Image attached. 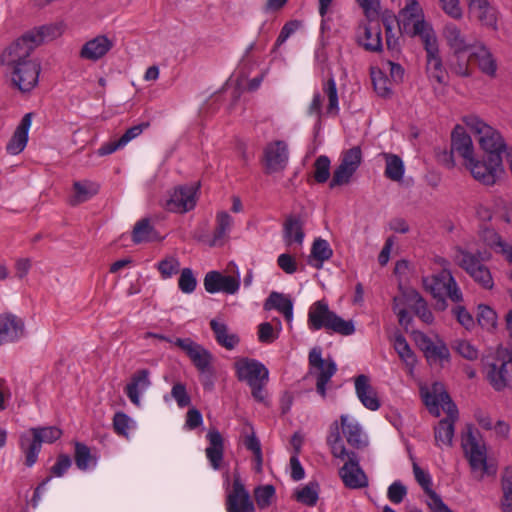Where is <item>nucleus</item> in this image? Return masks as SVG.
<instances>
[{
	"mask_svg": "<svg viewBox=\"0 0 512 512\" xmlns=\"http://www.w3.org/2000/svg\"><path fill=\"white\" fill-rule=\"evenodd\" d=\"M320 485L316 481L309 482L294 493L297 502L308 507H314L319 499Z\"/></svg>",
	"mask_w": 512,
	"mask_h": 512,
	"instance_id": "43",
	"label": "nucleus"
},
{
	"mask_svg": "<svg viewBox=\"0 0 512 512\" xmlns=\"http://www.w3.org/2000/svg\"><path fill=\"white\" fill-rule=\"evenodd\" d=\"M463 122L478 135V141L481 149L486 153V157L496 154L502 157L511 147H508L499 131L483 122L475 115H469L463 118Z\"/></svg>",
	"mask_w": 512,
	"mask_h": 512,
	"instance_id": "3",
	"label": "nucleus"
},
{
	"mask_svg": "<svg viewBox=\"0 0 512 512\" xmlns=\"http://www.w3.org/2000/svg\"><path fill=\"white\" fill-rule=\"evenodd\" d=\"M324 92L328 97L327 112L331 114H337L339 111L338 107V94L336 82L333 77L329 78L324 85Z\"/></svg>",
	"mask_w": 512,
	"mask_h": 512,
	"instance_id": "55",
	"label": "nucleus"
},
{
	"mask_svg": "<svg viewBox=\"0 0 512 512\" xmlns=\"http://www.w3.org/2000/svg\"><path fill=\"white\" fill-rule=\"evenodd\" d=\"M114 47V41L106 35H98L87 41L81 48L79 56L82 59L98 61Z\"/></svg>",
	"mask_w": 512,
	"mask_h": 512,
	"instance_id": "28",
	"label": "nucleus"
},
{
	"mask_svg": "<svg viewBox=\"0 0 512 512\" xmlns=\"http://www.w3.org/2000/svg\"><path fill=\"white\" fill-rule=\"evenodd\" d=\"M443 35L448 46L453 50L454 55L463 54L475 45V42L471 43L467 40L460 28L454 23H447L445 25Z\"/></svg>",
	"mask_w": 512,
	"mask_h": 512,
	"instance_id": "32",
	"label": "nucleus"
},
{
	"mask_svg": "<svg viewBox=\"0 0 512 512\" xmlns=\"http://www.w3.org/2000/svg\"><path fill=\"white\" fill-rule=\"evenodd\" d=\"M502 162V157L494 154L487 157L486 160H478L473 157L464 165L476 181L485 186H493L497 182L499 173L503 171Z\"/></svg>",
	"mask_w": 512,
	"mask_h": 512,
	"instance_id": "6",
	"label": "nucleus"
},
{
	"mask_svg": "<svg viewBox=\"0 0 512 512\" xmlns=\"http://www.w3.org/2000/svg\"><path fill=\"white\" fill-rule=\"evenodd\" d=\"M130 422L131 419L127 414L116 412L113 417V429L118 435L127 436Z\"/></svg>",
	"mask_w": 512,
	"mask_h": 512,
	"instance_id": "60",
	"label": "nucleus"
},
{
	"mask_svg": "<svg viewBox=\"0 0 512 512\" xmlns=\"http://www.w3.org/2000/svg\"><path fill=\"white\" fill-rule=\"evenodd\" d=\"M374 90L381 97H388L391 94L390 80L380 70L371 73Z\"/></svg>",
	"mask_w": 512,
	"mask_h": 512,
	"instance_id": "54",
	"label": "nucleus"
},
{
	"mask_svg": "<svg viewBox=\"0 0 512 512\" xmlns=\"http://www.w3.org/2000/svg\"><path fill=\"white\" fill-rule=\"evenodd\" d=\"M422 281L426 291L430 292L434 298L446 295L455 303L463 300V294L448 268H444L432 276L424 277Z\"/></svg>",
	"mask_w": 512,
	"mask_h": 512,
	"instance_id": "5",
	"label": "nucleus"
},
{
	"mask_svg": "<svg viewBox=\"0 0 512 512\" xmlns=\"http://www.w3.org/2000/svg\"><path fill=\"white\" fill-rule=\"evenodd\" d=\"M275 487L271 484L260 485L254 489V498L260 509L269 507L275 497Z\"/></svg>",
	"mask_w": 512,
	"mask_h": 512,
	"instance_id": "50",
	"label": "nucleus"
},
{
	"mask_svg": "<svg viewBox=\"0 0 512 512\" xmlns=\"http://www.w3.org/2000/svg\"><path fill=\"white\" fill-rule=\"evenodd\" d=\"M471 50L469 55L471 62L477 63L483 73L489 76H495L497 63L489 49L483 43L475 42Z\"/></svg>",
	"mask_w": 512,
	"mask_h": 512,
	"instance_id": "30",
	"label": "nucleus"
},
{
	"mask_svg": "<svg viewBox=\"0 0 512 512\" xmlns=\"http://www.w3.org/2000/svg\"><path fill=\"white\" fill-rule=\"evenodd\" d=\"M171 395L180 408L190 405L191 398L187 393L186 386L183 383H175L171 389Z\"/></svg>",
	"mask_w": 512,
	"mask_h": 512,
	"instance_id": "59",
	"label": "nucleus"
},
{
	"mask_svg": "<svg viewBox=\"0 0 512 512\" xmlns=\"http://www.w3.org/2000/svg\"><path fill=\"white\" fill-rule=\"evenodd\" d=\"M452 348L467 360L473 361L478 358V350L466 340H455Z\"/></svg>",
	"mask_w": 512,
	"mask_h": 512,
	"instance_id": "58",
	"label": "nucleus"
},
{
	"mask_svg": "<svg viewBox=\"0 0 512 512\" xmlns=\"http://www.w3.org/2000/svg\"><path fill=\"white\" fill-rule=\"evenodd\" d=\"M454 436V423L451 419H442L434 429V438L437 446H451Z\"/></svg>",
	"mask_w": 512,
	"mask_h": 512,
	"instance_id": "47",
	"label": "nucleus"
},
{
	"mask_svg": "<svg viewBox=\"0 0 512 512\" xmlns=\"http://www.w3.org/2000/svg\"><path fill=\"white\" fill-rule=\"evenodd\" d=\"M327 444L331 448V453L334 457L339 458L341 460H345L347 454L350 453L343 443L341 434H340V425L337 421H334L329 428V435L327 436Z\"/></svg>",
	"mask_w": 512,
	"mask_h": 512,
	"instance_id": "40",
	"label": "nucleus"
},
{
	"mask_svg": "<svg viewBox=\"0 0 512 512\" xmlns=\"http://www.w3.org/2000/svg\"><path fill=\"white\" fill-rule=\"evenodd\" d=\"M331 161L328 156L321 155L314 162V180L323 184L330 178Z\"/></svg>",
	"mask_w": 512,
	"mask_h": 512,
	"instance_id": "52",
	"label": "nucleus"
},
{
	"mask_svg": "<svg viewBox=\"0 0 512 512\" xmlns=\"http://www.w3.org/2000/svg\"><path fill=\"white\" fill-rule=\"evenodd\" d=\"M451 149L452 152L458 153L465 162L474 157L472 139L461 125H456L451 133Z\"/></svg>",
	"mask_w": 512,
	"mask_h": 512,
	"instance_id": "31",
	"label": "nucleus"
},
{
	"mask_svg": "<svg viewBox=\"0 0 512 512\" xmlns=\"http://www.w3.org/2000/svg\"><path fill=\"white\" fill-rule=\"evenodd\" d=\"M354 383L356 395L362 405L371 411L378 410L381 407V401L376 389L370 383V378L360 374L355 378Z\"/></svg>",
	"mask_w": 512,
	"mask_h": 512,
	"instance_id": "26",
	"label": "nucleus"
},
{
	"mask_svg": "<svg viewBox=\"0 0 512 512\" xmlns=\"http://www.w3.org/2000/svg\"><path fill=\"white\" fill-rule=\"evenodd\" d=\"M240 287L239 276L223 275L219 271H209L204 277V288L208 293L222 292L235 294Z\"/></svg>",
	"mask_w": 512,
	"mask_h": 512,
	"instance_id": "22",
	"label": "nucleus"
},
{
	"mask_svg": "<svg viewBox=\"0 0 512 512\" xmlns=\"http://www.w3.org/2000/svg\"><path fill=\"white\" fill-rule=\"evenodd\" d=\"M174 344L186 353L196 369L202 374H212V353L190 338H177Z\"/></svg>",
	"mask_w": 512,
	"mask_h": 512,
	"instance_id": "10",
	"label": "nucleus"
},
{
	"mask_svg": "<svg viewBox=\"0 0 512 512\" xmlns=\"http://www.w3.org/2000/svg\"><path fill=\"white\" fill-rule=\"evenodd\" d=\"M33 113H27L21 119L19 125L9 140L6 151L10 155L21 153L27 145L28 132L31 126Z\"/></svg>",
	"mask_w": 512,
	"mask_h": 512,
	"instance_id": "29",
	"label": "nucleus"
},
{
	"mask_svg": "<svg viewBox=\"0 0 512 512\" xmlns=\"http://www.w3.org/2000/svg\"><path fill=\"white\" fill-rule=\"evenodd\" d=\"M227 512H256L254 503L240 476L234 475L232 490L226 497Z\"/></svg>",
	"mask_w": 512,
	"mask_h": 512,
	"instance_id": "17",
	"label": "nucleus"
},
{
	"mask_svg": "<svg viewBox=\"0 0 512 512\" xmlns=\"http://www.w3.org/2000/svg\"><path fill=\"white\" fill-rule=\"evenodd\" d=\"M340 422L343 435L349 445L356 449L366 446V441L362 437L361 427L357 422L349 421V417L347 415H341Z\"/></svg>",
	"mask_w": 512,
	"mask_h": 512,
	"instance_id": "37",
	"label": "nucleus"
},
{
	"mask_svg": "<svg viewBox=\"0 0 512 512\" xmlns=\"http://www.w3.org/2000/svg\"><path fill=\"white\" fill-rule=\"evenodd\" d=\"M62 33L63 26L62 24L57 23L43 25L27 32V34L31 35L32 37L31 42H34L36 46H39L44 42L54 40L55 38L61 36Z\"/></svg>",
	"mask_w": 512,
	"mask_h": 512,
	"instance_id": "38",
	"label": "nucleus"
},
{
	"mask_svg": "<svg viewBox=\"0 0 512 512\" xmlns=\"http://www.w3.org/2000/svg\"><path fill=\"white\" fill-rule=\"evenodd\" d=\"M310 374L316 376V390L322 396H326V385L337 371L336 363L331 359H323L319 347L310 350L308 356Z\"/></svg>",
	"mask_w": 512,
	"mask_h": 512,
	"instance_id": "7",
	"label": "nucleus"
},
{
	"mask_svg": "<svg viewBox=\"0 0 512 512\" xmlns=\"http://www.w3.org/2000/svg\"><path fill=\"white\" fill-rule=\"evenodd\" d=\"M424 402L429 411L436 416H439L438 408L441 406L447 413L445 419H451L453 423L458 419V409L442 383L435 382L432 385L431 391L426 392L424 395Z\"/></svg>",
	"mask_w": 512,
	"mask_h": 512,
	"instance_id": "9",
	"label": "nucleus"
},
{
	"mask_svg": "<svg viewBox=\"0 0 512 512\" xmlns=\"http://www.w3.org/2000/svg\"><path fill=\"white\" fill-rule=\"evenodd\" d=\"M406 494V487L400 481H395L389 486L387 497L392 503L399 504L403 501Z\"/></svg>",
	"mask_w": 512,
	"mask_h": 512,
	"instance_id": "64",
	"label": "nucleus"
},
{
	"mask_svg": "<svg viewBox=\"0 0 512 512\" xmlns=\"http://www.w3.org/2000/svg\"><path fill=\"white\" fill-rule=\"evenodd\" d=\"M197 280L194 276L192 269L183 268L180 273V277L178 280L179 289L186 294H190L194 292L196 289Z\"/></svg>",
	"mask_w": 512,
	"mask_h": 512,
	"instance_id": "56",
	"label": "nucleus"
},
{
	"mask_svg": "<svg viewBox=\"0 0 512 512\" xmlns=\"http://www.w3.org/2000/svg\"><path fill=\"white\" fill-rule=\"evenodd\" d=\"M477 321L482 328L492 330L497 324V314L491 307L481 304L478 306Z\"/></svg>",
	"mask_w": 512,
	"mask_h": 512,
	"instance_id": "51",
	"label": "nucleus"
},
{
	"mask_svg": "<svg viewBox=\"0 0 512 512\" xmlns=\"http://www.w3.org/2000/svg\"><path fill=\"white\" fill-rule=\"evenodd\" d=\"M470 13L477 18L482 25L496 29L497 14L487 0H467Z\"/></svg>",
	"mask_w": 512,
	"mask_h": 512,
	"instance_id": "34",
	"label": "nucleus"
},
{
	"mask_svg": "<svg viewBox=\"0 0 512 512\" xmlns=\"http://www.w3.org/2000/svg\"><path fill=\"white\" fill-rule=\"evenodd\" d=\"M209 324L215 340L220 346L227 350H233L239 344V336L235 333H229V328L224 322L212 319Z\"/></svg>",
	"mask_w": 512,
	"mask_h": 512,
	"instance_id": "35",
	"label": "nucleus"
},
{
	"mask_svg": "<svg viewBox=\"0 0 512 512\" xmlns=\"http://www.w3.org/2000/svg\"><path fill=\"white\" fill-rule=\"evenodd\" d=\"M332 255L333 250L331 249L329 243L325 239L317 238L314 240L311 248V258L316 263H312L310 260V264L319 269L322 267L323 262L329 260Z\"/></svg>",
	"mask_w": 512,
	"mask_h": 512,
	"instance_id": "45",
	"label": "nucleus"
},
{
	"mask_svg": "<svg viewBox=\"0 0 512 512\" xmlns=\"http://www.w3.org/2000/svg\"><path fill=\"white\" fill-rule=\"evenodd\" d=\"M458 264L484 289H492L494 286L490 270L482 264L479 258L467 251L459 250Z\"/></svg>",
	"mask_w": 512,
	"mask_h": 512,
	"instance_id": "12",
	"label": "nucleus"
},
{
	"mask_svg": "<svg viewBox=\"0 0 512 512\" xmlns=\"http://www.w3.org/2000/svg\"><path fill=\"white\" fill-rule=\"evenodd\" d=\"M307 323L312 331L325 329L343 336H349L355 332L353 321L342 319L329 309L324 300H318L311 305Z\"/></svg>",
	"mask_w": 512,
	"mask_h": 512,
	"instance_id": "2",
	"label": "nucleus"
},
{
	"mask_svg": "<svg viewBox=\"0 0 512 512\" xmlns=\"http://www.w3.org/2000/svg\"><path fill=\"white\" fill-rule=\"evenodd\" d=\"M234 368L238 380L245 381L248 385H253V383L268 380L269 378L268 369L256 359L240 358L235 362Z\"/></svg>",
	"mask_w": 512,
	"mask_h": 512,
	"instance_id": "18",
	"label": "nucleus"
},
{
	"mask_svg": "<svg viewBox=\"0 0 512 512\" xmlns=\"http://www.w3.org/2000/svg\"><path fill=\"white\" fill-rule=\"evenodd\" d=\"M362 163V151L354 146L342 153L340 164L335 168L329 183L331 189L350 183L354 173Z\"/></svg>",
	"mask_w": 512,
	"mask_h": 512,
	"instance_id": "8",
	"label": "nucleus"
},
{
	"mask_svg": "<svg viewBox=\"0 0 512 512\" xmlns=\"http://www.w3.org/2000/svg\"><path fill=\"white\" fill-rule=\"evenodd\" d=\"M151 372L149 369L143 368L136 370L130 377L124 391L129 400L136 406L140 405L141 394L151 386Z\"/></svg>",
	"mask_w": 512,
	"mask_h": 512,
	"instance_id": "27",
	"label": "nucleus"
},
{
	"mask_svg": "<svg viewBox=\"0 0 512 512\" xmlns=\"http://www.w3.org/2000/svg\"><path fill=\"white\" fill-rule=\"evenodd\" d=\"M284 238L287 245H291L293 242L299 245L302 244L304 239V231L302 222L298 217H287L284 223Z\"/></svg>",
	"mask_w": 512,
	"mask_h": 512,
	"instance_id": "42",
	"label": "nucleus"
},
{
	"mask_svg": "<svg viewBox=\"0 0 512 512\" xmlns=\"http://www.w3.org/2000/svg\"><path fill=\"white\" fill-rule=\"evenodd\" d=\"M416 342L429 364L440 362L441 366H443V362H449L450 352L443 341L439 340L435 343L424 333H419L416 337Z\"/></svg>",
	"mask_w": 512,
	"mask_h": 512,
	"instance_id": "24",
	"label": "nucleus"
},
{
	"mask_svg": "<svg viewBox=\"0 0 512 512\" xmlns=\"http://www.w3.org/2000/svg\"><path fill=\"white\" fill-rule=\"evenodd\" d=\"M301 25L302 22L299 20H290L286 22L278 35L275 46H281L294 32H296L301 27Z\"/></svg>",
	"mask_w": 512,
	"mask_h": 512,
	"instance_id": "61",
	"label": "nucleus"
},
{
	"mask_svg": "<svg viewBox=\"0 0 512 512\" xmlns=\"http://www.w3.org/2000/svg\"><path fill=\"white\" fill-rule=\"evenodd\" d=\"M24 332L25 325L20 317L12 313L0 314V345L17 341Z\"/></svg>",
	"mask_w": 512,
	"mask_h": 512,
	"instance_id": "25",
	"label": "nucleus"
},
{
	"mask_svg": "<svg viewBox=\"0 0 512 512\" xmlns=\"http://www.w3.org/2000/svg\"><path fill=\"white\" fill-rule=\"evenodd\" d=\"M209 441V446L206 448L205 453L211 466L218 470L221 467L224 454V439L221 433L216 429H210L206 436Z\"/></svg>",
	"mask_w": 512,
	"mask_h": 512,
	"instance_id": "33",
	"label": "nucleus"
},
{
	"mask_svg": "<svg viewBox=\"0 0 512 512\" xmlns=\"http://www.w3.org/2000/svg\"><path fill=\"white\" fill-rule=\"evenodd\" d=\"M405 20L403 22V29L412 24V29L409 32L410 36H419L426 52V69L429 77L436 80L439 84L445 82V70L443 68L442 58L440 56L439 45L437 36L432 26L429 25L422 15V9L416 0L408 3L403 10Z\"/></svg>",
	"mask_w": 512,
	"mask_h": 512,
	"instance_id": "1",
	"label": "nucleus"
},
{
	"mask_svg": "<svg viewBox=\"0 0 512 512\" xmlns=\"http://www.w3.org/2000/svg\"><path fill=\"white\" fill-rule=\"evenodd\" d=\"M356 2L363 10L367 20L370 22L378 20L381 10L380 0H356Z\"/></svg>",
	"mask_w": 512,
	"mask_h": 512,
	"instance_id": "57",
	"label": "nucleus"
},
{
	"mask_svg": "<svg viewBox=\"0 0 512 512\" xmlns=\"http://www.w3.org/2000/svg\"><path fill=\"white\" fill-rule=\"evenodd\" d=\"M339 475L346 487L357 489L367 486V477L359 466V459L354 451L347 454Z\"/></svg>",
	"mask_w": 512,
	"mask_h": 512,
	"instance_id": "21",
	"label": "nucleus"
},
{
	"mask_svg": "<svg viewBox=\"0 0 512 512\" xmlns=\"http://www.w3.org/2000/svg\"><path fill=\"white\" fill-rule=\"evenodd\" d=\"M455 61L450 64V69L453 73H455L458 76L462 77H468L471 75L470 69H469V62L471 60L469 57L467 59L462 58V54L454 55Z\"/></svg>",
	"mask_w": 512,
	"mask_h": 512,
	"instance_id": "62",
	"label": "nucleus"
},
{
	"mask_svg": "<svg viewBox=\"0 0 512 512\" xmlns=\"http://www.w3.org/2000/svg\"><path fill=\"white\" fill-rule=\"evenodd\" d=\"M288 162L287 145L283 141L268 143L264 148L263 165L266 174L280 172Z\"/></svg>",
	"mask_w": 512,
	"mask_h": 512,
	"instance_id": "19",
	"label": "nucleus"
},
{
	"mask_svg": "<svg viewBox=\"0 0 512 512\" xmlns=\"http://www.w3.org/2000/svg\"><path fill=\"white\" fill-rule=\"evenodd\" d=\"M264 309L277 310L283 314L288 322L293 319V302L288 296L282 293L272 292L264 302Z\"/></svg>",
	"mask_w": 512,
	"mask_h": 512,
	"instance_id": "36",
	"label": "nucleus"
},
{
	"mask_svg": "<svg viewBox=\"0 0 512 512\" xmlns=\"http://www.w3.org/2000/svg\"><path fill=\"white\" fill-rule=\"evenodd\" d=\"M157 269L163 279H168L179 272L180 262L173 256H167L158 262Z\"/></svg>",
	"mask_w": 512,
	"mask_h": 512,
	"instance_id": "53",
	"label": "nucleus"
},
{
	"mask_svg": "<svg viewBox=\"0 0 512 512\" xmlns=\"http://www.w3.org/2000/svg\"><path fill=\"white\" fill-rule=\"evenodd\" d=\"M386 167L384 175L392 181H401L404 175V164L402 159L392 153H382Z\"/></svg>",
	"mask_w": 512,
	"mask_h": 512,
	"instance_id": "44",
	"label": "nucleus"
},
{
	"mask_svg": "<svg viewBox=\"0 0 512 512\" xmlns=\"http://www.w3.org/2000/svg\"><path fill=\"white\" fill-rule=\"evenodd\" d=\"M413 472L416 481L423 488L428 496L427 505L433 512H453L434 490H432V480L429 473L425 472L417 463H413Z\"/></svg>",
	"mask_w": 512,
	"mask_h": 512,
	"instance_id": "23",
	"label": "nucleus"
},
{
	"mask_svg": "<svg viewBox=\"0 0 512 512\" xmlns=\"http://www.w3.org/2000/svg\"><path fill=\"white\" fill-rule=\"evenodd\" d=\"M486 378L496 391L512 387V355L507 360L496 359L486 366Z\"/></svg>",
	"mask_w": 512,
	"mask_h": 512,
	"instance_id": "16",
	"label": "nucleus"
},
{
	"mask_svg": "<svg viewBox=\"0 0 512 512\" xmlns=\"http://www.w3.org/2000/svg\"><path fill=\"white\" fill-rule=\"evenodd\" d=\"M198 188V184L176 187L166 200L165 209L175 213H186L192 210L197 202Z\"/></svg>",
	"mask_w": 512,
	"mask_h": 512,
	"instance_id": "14",
	"label": "nucleus"
},
{
	"mask_svg": "<svg viewBox=\"0 0 512 512\" xmlns=\"http://www.w3.org/2000/svg\"><path fill=\"white\" fill-rule=\"evenodd\" d=\"M74 447V460L78 469L85 471L96 466L97 457L86 444L76 441Z\"/></svg>",
	"mask_w": 512,
	"mask_h": 512,
	"instance_id": "41",
	"label": "nucleus"
},
{
	"mask_svg": "<svg viewBox=\"0 0 512 512\" xmlns=\"http://www.w3.org/2000/svg\"><path fill=\"white\" fill-rule=\"evenodd\" d=\"M75 196L72 204L76 205L89 200L99 191V185L91 181H76L73 184Z\"/></svg>",
	"mask_w": 512,
	"mask_h": 512,
	"instance_id": "46",
	"label": "nucleus"
},
{
	"mask_svg": "<svg viewBox=\"0 0 512 512\" xmlns=\"http://www.w3.org/2000/svg\"><path fill=\"white\" fill-rule=\"evenodd\" d=\"M32 438L22 435L20 447L25 454V464L28 467L34 465L41 450L42 443H53L58 440L62 431L56 426L33 427L30 430Z\"/></svg>",
	"mask_w": 512,
	"mask_h": 512,
	"instance_id": "4",
	"label": "nucleus"
},
{
	"mask_svg": "<svg viewBox=\"0 0 512 512\" xmlns=\"http://www.w3.org/2000/svg\"><path fill=\"white\" fill-rule=\"evenodd\" d=\"M356 41L366 51L381 52L383 44L379 22L367 20L366 23H360L356 32Z\"/></svg>",
	"mask_w": 512,
	"mask_h": 512,
	"instance_id": "20",
	"label": "nucleus"
},
{
	"mask_svg": "<svg viewBox=\"0 0 512 512\" xmlns=\"http://www.w3.org/2000/svg\"><path fill=\"white\" fill-rule=\"evenodd\" d=\"M394 348L401 360H403L411 369L414 368L417 362L416 356L402 334H397L395 336Z\"/></svg>",
	"mask_w": 512,
	"mask_h": 512,
	"instance_id": "48",
	"label": "nucleus"
},
{
	"mask_svg": "<svg viewBox=\"0 0 512 512\" xmlns=\"http://www.w3.org/2000/svg\"><path fill=\"white\" fill-rule=\"evenodd\" d=\"M154 233L155 230L151 226L149 219L144 218L135 224L132 231V240L136 244L148 242L154 239Z\"/></svg>",
	"mask_w": 512,
	"mask_h": 512,
	"instance_id": "49",
	"label": "nucleus"
},
{
	"mask_svg": "<svg viewBox=\"0 0 512 512\" xmlns=\"http://www.w3.org/2000/svg\"><path fill=\"white\" fill-rule=\"evenodd\" d=\"M9 69L12 73V82L20 91L30 92L37 85L41 70L37 60H26V62L9 67Z\"/></svg>",
	"mask_w": 512,
	"mask_h": 512,
	"instance_id": "13",
	"label": "nucleus"
},
{
	"mask_svg": "<svg viewBox=\"0 0 512 512\" xmlns=\"http://www.w3.org/2000/svg\"><path fill=\"white\" fill-rule=\"evenodd\" d=\"M472 426L467 427V433L462 438V448L472 470L487 471V451L485 444L478 438Z\"/></svg>",
	"mask_w": 512,
	"mask_h": 512,
	"instance_id": "11",
	"label": "nucleus"
},
{
	"mask_svg": "<svg viewBox=\"0 0 512 512\" xmlns=\"http://www.w3.org/2000/svg\"><path fill=\"white\" fill-rule=\"evenodd\" d=\"M31 35L25 33L20 38L9 45L1 55V63L5 66L12 67L14 65L31 60L30 55L37 47L31 42Z\"/></svg>",
	"mask_w": 512,
	"mask_h": 512,
	"instance_id": "15",
	"label": "nucleus"
},
{
	"mask_svg": "<svg viewBox=\"0 0 512 512\" xmlns=\"http://www.w3.org/2000/svg\"><path fill=\"white\" fill-rule=\"evenodd\" d=\"M71 458L67 454H60L56 463L50 468L49 476L62 477L71 466Z\"/></svg>",
	"mask_w": 512,
	"mask_h": 512,
	"instance_id": "63",
	"label": "nucleus"
},
{
	"mask_svg": "<svg viewBox=\"0 0 512 512\" xmlns=\"http://www.w3.org/2000/svg\"><path fill=\"white\" fill-rule=\"evenodd\" d=\"M232 223L233 219L226 211L217 213L216 227L210 246H222L224 244L225 238L231 230Z\"/></svg>",
	"mask_w": 512,
	"mask_h": 512,
	"instance_id": "39",
	"label": "nucleus"
}]
</instances>
